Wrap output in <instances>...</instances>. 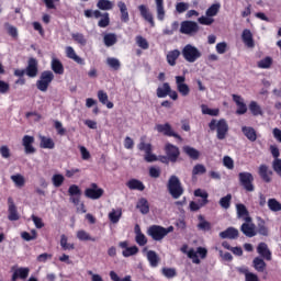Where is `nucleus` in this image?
<instances>
[{
    "mask_svg": "<svg viewBox=\"0 0 281 281\" xmlns=\"http://www.w3.org/2000/svg\"><path fill=\"white\" fill-rule=\"evenodd\" d=\"M104 190L100 189L95 182H91L88 189H85V196L90 200H99L103 196Z\"/></svg>",
    "mask_w": 281,
    "mask_h": 281,
    "instance_id": "nucleus-8",
    "label": "nucleus"
},
{
    "mask_svg": "<svg viewBox=\"0 0 281 281\" xmlns=\"http://www.w3.org/2000/svg\"><path fill=\"white\" fill-rule=\"evenodd\" d=\"M155 1H156V14H157L158 21L162 22L166 18L164 0H155Z\"/></svg>",
    "mask_w": 281,
    "mask_h": 281,
    "instance_id": "nucleus-35",
    "label": "nucleus"
},
{
    "mask_svg": "<svg viewBox=\"0 0 281 281\" xmlns=\"http://www.w3.org/2000/svg\"><path fill=\"white\" fill-rule=\"evenodd\" d=\"M272 169L273 171L281 177V159L277 158L272 161Z\"/></svg>",
    "mask_w": 281,
    "mask_h": 281,
    "instance_id": "nucleus-63",
    "label": "nucleus"
},
{
    "mask_svg": "<svg viewBox=\"0 0 281 281\" xmlns=\"http://www.w3.org/2000/svg\"><path fill=\"white\" fill-rule=\"evenodd\" d=\"M177 91L183 97L190 95V86L186 83V76H176Z\"/></svg>",
    "mask_w": 281,
    "mask_h": 281,
    "instance_id": "nucleus-11",
    "label": "nucleus"
},
{
    "mask_svg": "<svg viewBox=\"0 0 281 281\" xmlns=\"http://www.w3.org/2000/svg\"><path fill=\"white\" fill-rule=\"evenodd\" d=\"M194 196L201 198V200H199V204L201 206H206L209 204V192L207 191H205L203 189H195Z\"/></svg>",
    "mask_w": 281,
    "mask_h": 281,
    "instance_id": "nucleus-27",
    "label": "nucleus"
},
{
    "mask_svg": "<svg viewBox=\"0 0 281 281\" xmlns=\"http://www.w3.org/2000/svg\"><path fill=\"white\" fill-rule=\"evenodd\" d=\"M97 8L102 11H110L113 8V2H111V0H99V2H97Z\"/></svg>",
    "mask_w": 281,
    "mask_h": 281,
    "instance_id": "nucleus-48",
    "label": "nucleus"
},
{
    "mask_svg": "<svg viewBox=\"0 0 281 281\" xmlns=\"http://www.w3.org/2000/svg\"><path fill=\"white\" fill-rule=\"evenodd\" d=\"M119 247L124 249L122 251V256L124 258L136 256L139 252L138 246H130L128 247V241H121V243H119Z\"/></svg>",
    "mask_w": 281,
    "mask_h": 281,
    "instance_id": "nucleus-13",
    "label": "nucleus"
},
{
    "mask_svg": "<svg viewBox=\"0 0 281 281\" xmlns=\"http://www.w3.org/2000/svg\"><path fill=\"white\" fill-rule=\"evenodd\" d=\"M52 182L55 188H59L65 183V177L63 175H54L52 178Z\"/></svg>",
    "mask_w": 281,
    "mask_h": 281,
    "instance_id": "nucleus-55",
    "label": "nucleus"
},
{
    "mask_svg": "<svg viewBox=\"0 0 281 281\" xmlns=\"http://www.w3.org/2000/svg\"><path fill=\"white\" fill-rule=\"evenodd\" d=\"M136 44L138 47L142 49H148L149 48V43L146 38H144L142 35L136 36Z\"/></svg>",
    "mask_w": 281,
    "mask_h": 281,
    "instance_id": "nucleus-58",
    "label": "nucleus"
},
{
    "mask_svg": "<svg viewBox=\"0 0 281 281\" xmlns=\"http://www.w3.org/2000/svg\"><path fill=\"white\" fill-rule=\"evenodd\" d=\"M99 27L106 29L110 25V14L105 12L98 23Z\"/></svg>",
    "mask_w": 281,
    "mask_h": 281,
    "instance_id": "nucleus-59",
    "label": "nucleus"
},
{
    "mask_svg": "<svg viewBox=\"0 0 281 281\" xmlns=\"http://www.w3.org/2000/svg\"><path fill=\"white\" fill-rule=\"evenodd\" d=\"M54 72L52 70H44L41 78L36 82V87L40 91L44 93L48 90L50 83L54 81Z\"/></svg>",
    "mask_w": 281,
    "mask_h": 281,
    "instance_id": "nucleus-5",
    "label": "nucleus"
},
{
    "mask_svg": "<svg viewBox=\"0 0 281 281\" xmlns=\"http://www.w3.org/2000/svg\"><path fill=\"white\" fill-rule=\"evenodd\" d=\"M239 184L246 192H254L256 187L254 186V175L251 172H240L238 175Z\"/></svg>",
    "mask_w": 281,
    "mask_h": 281,
    "instance_id": "nucleus-6",
    "label": "nucleus"
},
{
    "mask_svg": "<svg viewBox=\"0 0 281 281\" xmlns=\"http://www.w3.org/2000/svg\"><path fill=\"white\" fill-rule=\"evenodd\" d=\"M110 278L112 281H132V276H125L123 279H121L115 271L110 272Z\"/></svg>",
    "mask_w": 281,
    "mask_h": 281,
    "instance_id": "nucleus-62",
    "label": "nucleus"
},
{
    "mask_svg": "<svg viewBox=\"0 0 281 281\" xmlns=\"http://www.w3.org/2000/svg\"><path fill=\"white\" fill-rule=\"evenodd\" d=\"M232 204V194L228 193L225 196H222V199H220V206H222L223 210H229Z\"/></svg>",
    "mask_w": 281,
    "mask_h": 281,
    "instance_id": "nucleus-50",
    "label": "nucleus"
},
{
    "mask_svg": "<svg viewBox=\"0 0 281 281\" xmlns=\"http://www.w3.org/2000/svg\"><path fill=\"white\" fill-rule=\"evenodd\" d=\"M200 32V26L195 21H182L180 26V33L192 35Z\"/></svg>",
    "mask_w": 281,
    "mask_h": 281,
    "instance_id": "nucleus-9",
    "label": "nucleus"
},
{
    "mask_svg": "<svg viewBox=\"0 0 281 281\" xmlns=\"http://www.w3.org/2000/svg\"><path fill=\"white\" fill-rule=\"evenodd\" d=\"M236 210H237V214H238L239 218H243V216H245L244 221H246L247 223H251V216H249V213H248L245 204H243V203L237 204Z\"/></svg>",
    "mask_w": 281,
    "mask_h": 281,
    "instance_id": "nucleus-36",
    "label": "nucleus"
},
{
    "mask_svg": "<svg viewBox=\"0 0 281 281\" xmlns=\"http://www.w3.org/2000/svg\"><path fill=\"white\" fill-rule=\"evenodd\" d=\"M209 128L211 132L216 131V138L218 140H224L227 137L229 127H228V123L225 120H212L209 123Z\"/></svg>",
    "mask_w": 281,
    "mask_h": 281,
    "instance_id": "nucleus-1",
    "label": "nucleus"
},
{
    "mask_svg": "<svg viewBox=\"0 0 281 281\" xmlns=\"http://www.w3.org/2000/svg\"><path fill=\"white\" fill-rule=\"evenodd\" d=\"M257 254L266 261H272V251L270 250L268 244L260 243L257 246Z\"/></svg>",
    "mask_w": 281,
    "mask_h": 281,
    "instance_id": "nucleus-18",
    "label": "nucleus"
},
{
    "mask_svg": "<svg viewBox=\"0 0 281 281\" xmlns=\"http://www.w3.org/2000/svg\"><path fill=\"white\" fill-rule=\"evenodd\" d=\"M67 240H68V239H67V236H66V235H61V236H60V246H61V249H63L64 251H67V250L71 251V250H75V249H76L75 244H68Z\"/></svg>",
    "mask_w": 281,
    "mask_h": 281,
    "instance_id": "nucleus-45",
    "label": "nucleus"
},
{
    "mask_svg": "<svg viewBox=\"0 0 281 281\" xmlns=\"http://www.w3.org/2000/svg\"><path fill=\"white\" fill-rule=\"evenodd\" d=\"M250 222H246L241 225L240 231L243 234L249 238L257 236L256 225L249 224Z\"/></svg>",
    "mask_w": 281,
    "mask_h": 281,
    "instance_id": "nucleus-24",
    "label": "nucleus"
},
{
    "mask_svg": "<svg viewBox=\"0 0 281 281\" xmlns=\"http://www.w3.org/2000/svg\"><path fill=\"white\" fill-rule=\"evenodd\" d=\"M81 189L78 187V184H70L68 189V194L70 196H81Z\"/></svg>",
    "mask_w": 281,
    "mask_h": 281,
    "instance_id": "nucleus-56",
    "label": "nucleus"
},
{
    "mask_svg": "<svg viewBox=\"0 0 281 281\" xmlns=\"http://www.w3.org/2000/svg\"><path fill=\"white\" fill-rule=\"evenodd\" d=\"M11 180L18 188H22L25 186V178L22 175L11 176Z\"/></svg>",
    "mask_w": 281,
    "mask_h": 281,
    "instance_id": "nucleus-52",
    "label": "nucleus"
},
{
    "mask_svg": "<svg viewBox=\"0 0 281 281\" xmlns=\"http://www.w3.org/2000/svg\"><path fill=\"white\" fill-rule=\"evenodd\" d=\"M106 64L114 70H119L121 67V64L116 58H108Z\"/></svg>",
    "mask_w": 281,
    "mask_h": 281,
    "instance_id": "nucleus-64",
    "label": "nucleus"
},
{
    "mask_svg": "<svg viewBox=\"0 0 281 281\" xmlns=\"http://www.w3.org/2000/svg\"><path fill=\"white\" fill-rule=\"evenodd\" d=\"M173 229V226L165 228L160 225H151L147 229V235L150 236L153 240L161 241L169 233H172Z\"/></svg>",
    "mask_w": 281,
    "mask_h": 281,
    "instance_id": "nucleus-2",
    "label": "nucleus"
},
{
    "mask_svg": "<svg viewBox=\"0 0 281 281\" xmlns=\"http://www.w3.org/2000/svg\"><path fill=\"white\" fill-rule=\"evenodd\" d=\"M146 257L151 268H157L159 266L160 258L155 250H148Z\"/></svg>",
    "mask_w": 281,
    "mask_h": 281,
    "instance_id": "nucleus-32",
    "label": "nucleus"
},
{
    "mask_svg": "<svg viewBox=\"0 0 281 281\" xmlns=\"http://www.w3.org/2000/svg\"><path fill=\"white\" fill-rule=\"evenodd\" d=\"M138 11L144 21H146L150 25V27H155L154 15L150 12L149 8L146 4H139Z\"/></svg>",
    "mask_w": 281,
    "mask_h": 281,
    "instance_id": "nucleus-14",
    "label": "nucleus"
},
{
    "mask_svg": "<svg viewBox=\"0 0 281 281\" xmlns=\"http://www.w3.org/2000/svg\"><path fill=\"white\" fill-rule=\"evenodd\" d=\"M184 60L187 63H195L198 59H200L202 57V53L195 47L192 46L191 44H188L183 47L182 52H181Z\"/></svg>",
    "mask_w": 281,
    "mask_h": 281,
    "instance_id": "nucleus-4",
    "label": "nucleus"
},
{
    "mask_svg": "<svg viewBox=\"0 0 281 281\" xmlns=\"http://www.w3.org/2000/svg\"><path fill=\"white\" fill-rule=\"evenodd\" d=\"M179 56H180V52L178 49L169 52V54L167 55L168 64L171 67L176 66V60L179 58Z\"/></svg>",
    "mask_w": 281,
    "mask_h": 281,
    "instance_id": "nucleus-44",
    "label": "nucleus"
},
{
    "mask_svg": "<svg viewBox=\"0 0 281 281\" xmlns=\"http://www.w3.org/2000/svg\"><path fill=\"white\" fill-rule=\"evenodd\" d=\"M103 41H104L105 46L111 47L114 44H116L117 36L114 33H108L104 35Z\"/></svg>",
    "mask_w": 281,
    "mask_h": 281,
    "instance_id": "nucleus-46",
    "label": "nucleus"
},
{
    "mask_svg": "<svg viewBox=\"0 0 281 281\" xmlns=\"http://www.w3.org/2000/svg\"><path fill=\"white\" fill-rule=\"evenodd\" d=\"M136 209L140 214H149L150 206L148 200L146 198H140L136 204Z\"/></svg>",
    "mask_w": 281,
    "mask_h": 281,
    "instance_id": "nucleus-31",
    "label": "nucleus"
},
{
    "mask_svg": "<svg viewBox=\"0 0 281 281\" xmlns=\"http://www.w3.org/2000/svg\"><path fill=\"white\" fill-rule=\"evenodd\" d=\"M77 238L81 241H95V238H92L90 234H88L86 231L80 229L77 232Z\"/></svg>",
    "mask_w": 281,
    "mask_h": 281,
    "instance_id": "nucleus-49",
    "label": "nucleus"
},
{
    "mask_svg": "<svg viewBox=\"0 0 281 281\" xmlns=\"http://www.w3.org/2000/svg\"><path fill=\"white\" fill-rule=\"evenodd\" d=\"M8 220L20 221V214L12 196L8 198Z\"/></svg>",
    "mask_w": 281,
    "mask_h": 281,
    "instance_id": "nucleus-16",
    "label": "nucleus"
},
{
    "mask_svg": "<svg viewBox=\"0 0 281 281\" xmlns=\"http://www.w3.org/2000/svg\"><path fill=\"white\" fill-rule=\"evenodd\" d=\"M97 98H99V101L103 104L106 105L108 109H113L114 104L109 101V95L105 91L99 90L97 92Z\"/></svg>",
    "mask_w": 281,
    "mask_h": 281,
    "instance_id": "nucleus-38",
    "label": "nucleus"
},
{
    "mask_svg": "<svg viewBox=\"0 0 281 281\" xmlns=\"http://www.w3.org/2000/svg\"><path fill=\"white\" fill-rule=\"evenodd\" d=\"M162 274L170 280L171 278H176L177 271L175 268H162Z\"/></svg>",
    "mask_w": 281,
    "mask_h": 281,
    "instance_id": "nucleus-61",
    "label": "nucleus"
},
{
    "mask_svg": "<svg viewBox=\"0 0 281 281\" xmlns=\"http://www.w3.org/2000/svg\"><path fill=\"white\" fill-rule=\"evenodd\" d=\"M256 233L259 234V235H262L265 237L269 236V228L267 226V223L261 217L258 218L257 232Z\"/></svg>",
    "mask_w": 281,
    "mask_h": 281,
    "instance_id": "nucleus-39",
    "label": "nucleus"
},
{
    "mask_svg": "<svg viewBox=\"0 0 281 281\" xmlns=\"http://www.w3.org/2000/svg\"><path fill=\"white\" fill-rule=\"evenodd\" d=\"M35 138L32 135H24L22 137V146L24 147L25 155H34L36 153L35 147L33 146Z\"/></svg>",
    "mask_w": 281,
    "mask_h": 281,
    "instance_id": "nucleus-12",
    "label": "nucleus"
},
{
    "mask_svg": "<svg viewBox=\"0 0 281 281\" xmlns=\"http://www.w3.org/2000/svg\"><path fill=\"white\" fill-rule=\"evenodd\" d=\"M243 273L245 276V281H260L258 274L249 272L247 269H245Z\"/></svg>",
    "mask_w": 281,
    "mask_h": 281,
    "instance_id": "nucleus-60",
    "label": "nucleus"
},
{
    "mask_svg": "<svg viewBox=\"0 0 281 281\" xmlns=\"http://www.w3.org/2000/svg\"><path fill=\"white\" fill-rule=\"evenodd\" d=\"M50 66L54 74L59 76H63L65 74V66L63 65V61H60V59H52Z\"/></svg>",
    "mask_w": 281,
    "mask_h": 281,
    "instance_id": "nucleus-34",
    "label": "nucleus"
},
{
    "mask_svg": "<svg viewBox=\"0 0 281 281\" xmlns=\"http://www.w3.org/2000/svg\"><path fill=\"white\" fill-rule=\"evenodd\" d=\"M168 191L170 193V195L172 196V199L178 200L181 198V195L184 192L183 187L181 186L180 180L176 177L172 176L167 184Z\"/></svg>",
    "mask_w": 281,
    "mask_h": 281,
    "instance_id": "nucleus-3",
    "label": "nucleus"
},
{
    "mask_svg": "<svg viewBox=\"0 0 281 281\" xmlns=\"http://www.w3.org/2000/svg\"><path fill=\"white\" fill-rule=\"evenodd\" d=\"M30 276V268L27 267H21L15 269V271L13 272L12 277H11V281H16L19 280H26V278H29Z\"/></svg>",
    "mask_w": 281,
    "mask_h": 281,
    "instance_id": "nucleus-20",
    "label": "nucleus"
},
{
    "mask_svg": "<svg viewBox=\"0 0 281 281\" xmlns=\"http://www.w3.org/2000/svg\"><path fill=\"white\" fill-rule=\"evenodd\" d=\"M241 38H243L244 44H245L247 47L254 48V46H255V43H254V34H251V31H250V30L245 29V30L243 31Z\"/></svg>",
    "mask_w": 281,
    "mask_h": 281,
    "instance_id": "nucleus-30",
    "label": "nucleus"
},
{
    "mask_svg": "<svg viewBox=\"0 0 281 281\" xmlns=\"http://www.w3.org/2000/svg\"><path fill=\"white\" fill-rule=\"evenodd\" d=\"M220 9H221V3H213L211 4L206 11H205V15L207 18H214L220 12Z\"/></svg>",
    "mask_w": 281,
    "mask_h": 281,
    "instance_id": "nucleus-42",
    "label": "nucleus"
},
{
    "mask_svg": "<svg viewBox=\"0 0 281 281\" xmlns=\"http://www.w3.org/2000/svg\"><path fill=\"white\" fill-rule=\"evenodd\" d=\"M66 57H68L69 59H72L75 63H77L78 65L85 66L86 61L83 58L79 57L75 50L74 47L68 46L66 47Z\"/></svg>",
    "mask_w": 281,
    "mask_h": 281,
    "instance_id": "nucleus-21",
    "label": "nucleus"
},
{
    "mask_svg": "<svg viewBox=\"0 0 281 281\" xmlns=\"http://www.w3.org/2000/svg\"><path fill=\"white\" fill-rule=\"evenodd\" d=\"M239 237L238 229L234 227H228L226 231L220 233V238L222 239H236Z\"/></svg>",
    "mask_w": 281,
    "mask_h": 281,
    "instance_id": "nucleus-28",
    "label": "nucleus"
},
{
    "mask_svg": "<svg viewBox=\"0 0 281 281\" xmlns=\"http://www.w3.org/2000/svg\"><path fill=\"white\" fill-rule=\"evenodd\" d=\"M233 100L234 102L237 104V111L236 113L238 115H243L247 112V106L246 104L244 103L243 99L240 95H237V94H233Z\"/></svg>",
    "mask_w": 281,
    "mask_h": 281,
    "instance_id": "nucleus-33",
    "label": "nucleus"
},
{
    "mask_svg": "<svg viewBox=\"0 0 281 281\" xmlns=\"http://www.w3.org/2000/svg\"><path fill=\"white\" fill-rule=\"evenodd\" d=\"M55 143L50 137L42 136L41 137V148L43 149H54Z\"/></svg>",
    "mask_w": 281,
    "mask_h": 281,
    "instance_id": "nucleus-43",
    "label": "nucleus"
},
{
    "mask_svg": "<svg viewBox=\"0 0 281 281\" xmlns=\"http://www.w3.org/2000/svg\"><path fill=\"white\" fill-rule=\"evenodd\" d=\"M182 150L184 154L188 155V157H190V159H194V160L200 159L201 153L196 148L187 145V146H183Z\"/></svg>",
    "mask_w": 281,
    "mask_h": 281,
    "instance_id": "nucleus-37",
    "label": "nucleus"
},
{
    "mask_svg": "<svg viewBox=\"0 0 281 281\" xmlns=\"http://www.w3.org/2000/svg\"><path fill=\"white\" fill-rule=\"evenodd\" d=\"M126 187L131 191H139V192H143L146 189L144 182H142L137 179H131L130 181H127Z\"/></svg>",
    "mask_w": 281,
    "mask_h": 281,
    "instance_id": "nucleus-23",
    "label": "nucleus"
},
{
    "mask_svg": "<svg viewBox=\"0 0 281 281\" xmlns=\"http://www.w3.org/2000/svg\"><path fill=\"white\" fill-rule=\"evenodd\" d=\"M38 74V61L35 58H31L27 60V65L25 67V75L29 78H36Z\"/></svg>",
    "mask_w": 281,
    "mask_h": 281,
    "instance_id": "nucleus-17",
    "label": "nucleus"
},
{
    "mask_svg": "<svg viewBox=\"0 0 281 281\" xmlns=\"http://www.w3.org/2000/svg\"><path fill=\"white\" fill-rule=\"evenodd\" d=\"M135 241L138 246L144 247L145 245H147L148 239L147 237L142 233L140 226L138 224L135 225Z\"/></svg>",
    "mask_w": 281,
    "mask_h": 281,
    "instance_id": "nucleus-26",
    "label": "nucleus"
},
{
    "mask_svg": "<svg viewBox=\"0 0 281 281\" xmlns=\"http://www.w3.org/2000/svg\"><path fill=\"white\" fill-rule=\"evenodd\" d=\"M156 130L158 131V133L164 134L167 137H173L180 142H182V137L172 130L170 123H165L164 125L158 124V125H156Z\"/></svg>",
    "mask_w": 281,
    "mask_h": 281,
    "instance_id": "nucleus-10",
    "label": "nucleus"
},
{
    "mask_svg": "<svg viewBox=\"0 0 281 281\" xmlns=\"http://www.w3.org/2000/svg\"><path fill=\"white\" fill-rule=\"evenodd\" d=\"M205 259L207 257V249L206 248H202V246H199L196 248V251L194 250V248H191L189 251H188V257L189 259L192 260V262L194 265H201V259Z\"/></svg>",
    "mask_w": 281,
    "mask_h": 281,
    "instance_id": "nucleus-7",
    "label": "nucleus"
},
{
    "mask_svg": "<svg viewBox=\"0 0 281 281\" xmlns=\"http://www.w3.org/2000/svg\"><path fill=\"white\" fill-rule=\"evenodd\" d=\"M166 155L171 162H176L180 156L178 146L167 143L165 147Z\"/></svg>",
    "mask_w": 281,
    "mask_h": 281,
    "instance_id": "nucleus-15",
    "label": "nucleus"
},
{
    "mask_svg": "<svg viewBox=\"0 0 281 281\" xmlns=\"http://www.w3.org/2000/svg\"><path fill=\"white\" fill-rule=\"evenodd\" d=\"M117 8L120 9L121 13V22L122 23H128L131 18L128 16V7L126 5V2H117Z\"/></svg>",
    "mask_w": 281,
    "mask_h": 281,
    "instance_id": "nucleus-29",
    "label": "nucleus"
},
{
    "mask_svg": "<svg viewBox=\"0 0 281 281\" xmlns=\"http://www.w3.org/2000/svg\"><path fill=\"white\" fill-rule=\"evenodd\" d=\"M199 221H201L199 224H198V227L202 231H211L212 228V225L210 222L207 221H204V216L203 215H199Z\"/></svg>",
    "mask_w": 281,
    "mask_h": 281,
    "instance_id": "nucleus-54",
    "label": "nucleus"
},
{
    "mask_svg": "<svg viewBox=\"0 0 281 281\" xmlns=\"http://www.w3.org/2000/svg\"><path fill=\"white\" fill-rule=\"evenodd\" d=\"M171 90V87L168 82H165L162 85V87H158V89H156V95H158V98H167V95H169Z\"/></svg>",
    "mask_w": 281,
    "mask_h": 281,
    "instance_id": "nucleus-40",
    "label": "nucleus"
},
{
    "mask_svg": "<svg viewBox=\"0 0 281 281\" xmlns=\"http://www.w3.org/2000/svg\"><path fill=\"white\" fill-rule=\"evenodd\" d=\"M122 216V211L121 210H112L109 214V218L112 223H117Z\"/></svg>",
    "mask_w": 281,
    "mask_h": 281,
    "instance_id": "nucleus-57",
    "label": "nucleus"
},
{
    "mask_svg": "<svg viewBox=\"0 0 281 281\" xmlns=\"http://www.w3.org/2000/svg\"><path fill=\"white\" fill-rule=\"evenodd\" d=\"M21 238L25 241L35 240L37 238V232L35 229L31 231V234L27 232H22Z\"/></svg>",
    "mask_w": 281,
    "mask_h": 281,
    "instance_id": "nucleus-53",
    "label": "nucleus"
},
{
    "mask_svg": "<svg viewBox=\"0 0 281 281\" xmlns=\"http://www.w3.org/2000/svg\"><path fill=\"white\" fill-rule=\"evenodd\" d=\"M267 204H268V209L271 212L273 213L281 212V203L276 198L269 199Z\"/></svg>",
    "mask_w": 281,
    "mask_h": 281,
    "instance_id": "nucleus-41",
    "label": "nucleus"
},
{
    "mask_svg": "<svg viewBox=\"0 0 281 281\" xmlns=\"http://www.w3.org/2000/svg\"><path fill=\"white\" fill-rule=\"evenodd\" d=\"M249 110H250L251 114L255 115V116L263 114V111H262L261 106L256 101L250 102Z\"/></svg>",
    "mask_w": 281,
    "mask_h": 281,
    "instance_id": "nucleus-47",
    "label": "nucleus"
},
{
    "mask_svg": "<svg viewBox=\"0 0 281 281\" xmlns=\"http://www.w3.org/2000/svg\"><path fill=\"white\" fill-rule=\"evenodd\" d=\"M252 268L258 273H263L267 270V262L262 257H255L252 260Z\"/></svg>",
    "mask_w": 281,
    "mask_h": 281,
    "instance_id": "nucleus-25",
    "label": "nucleus"
},
{
    "mask_svg": "<svg viewBox=\"0 0 281 281\" xmlns=\"http://www.w3.org/2000/svg\"><path fill=\"white\" fill-rule=\"evenodd\" d=\"M273 64V59L271 57H266L263 59H260V61H258L257 66L260 69H269Z\"/></svg>",
    "mask_w": 281,
    "mask_h": 281,
    "instance_id": "nucleus-51",
    "label": "nucleus"
},
{
    "mask_svg": "<svg viewBox=\"0 0 281 281\" xmlns=\"http://www.w3.org/2000/svg\"><path fill=\"white\" fill-rule=\"evenodd\" d=\"M241 132H243V134L245 135V137H246L249 142H251V143L257 142V139H258V133H257L256 128H254V127H247V125H244V126L241 127Z\"/></svg>",
    "mask_w": 281,
    "mask_h": 281,
    "instance_id": "nucleus-22",
    "label": "nucleus"
},
{
    "mask_svg": "<svg viewBox=\"0 0 281 281\" xmlns=\"http://www.w3.org/2000/svg\"><path fill=\"white\" fill-rule=\"evenodd\" d=\"M258 175L265 183H270L272 181L273 171L269 170L267 165H260L258 168Z\"/></svg>",
    "mask_w": 281,
    "mask_h": 281,
    "instance_id": "nucleus-19",
    "label": "nucleus"
}]
</instances>
